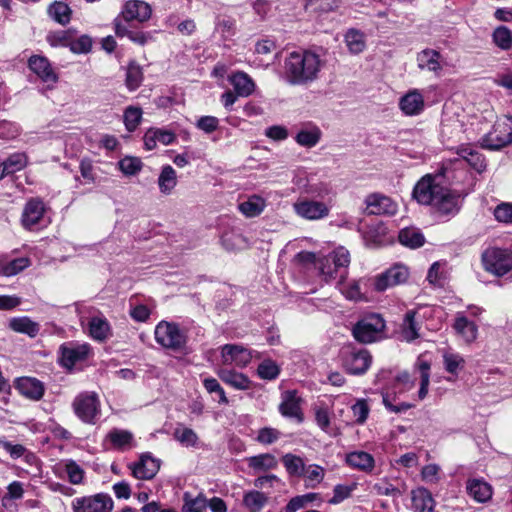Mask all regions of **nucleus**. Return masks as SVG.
Returning a JSON list of instances; mask_svg holds the SVG:
<instances>
[{"label":"nucleus","instance_id":"1","mask_svg":"<svg viewBox=\"0 0 512 512\" xmlns=\"http://www.w3.org/2000/svg\"><path fill=\"white\" fill-rule=\"evenodd\" d=\"M447 168L441 173L426 174L415 185L413 196L423 205L433 206L441 214L454 213L458 209V196L445 185Z\"/></svg>","mask_w":512,"mask_h":512},{"label":"nucleus","instance_id":"2","mask_svg":"<svg viewBox=\"0 0 512 512\" xmlns=\"http://www.w3.org/2000/svg\"><path fill=\"white\" fill-rule=\"evenodd\" d=\"M324 62L310 50L291 52L285 60V71L291 84L302 85L317 79Z\"/></svg>","mask_w":512,"mask_h":512},{"label":"nucleus","instance_id":"3","mask_svg":"<svg viewBox=\"0 0 512 512\" xmlns=\"http://www.w3.org/2000/svg\"><path fill=\"white\" fill-rule=\"evenodd\" d=\"M484 270L495 276H503L512 270V251L499 247H488L481 255Z\"/></svg>","mask_w":512,"mask_h":512},{"label":"nucleus","instance_id":"4","mask_svg":"<svg viewBox=\"0 0 512 512\" xmlns=\"http://www.w3.org/2000/svg\"><path fill=\"white\" fill-rule=\"evenodd\" d=\"M512 143V117L499 118L492 130L481 139L483 148L498 150Z\"/></svg>","mask_w":512,"mask_h":512},{"label":"nucleus","instance_id":"5","mask_svg":"<svg viewBox=\"0 0 512 512\" xmlns=\"http://www.w3.org/2000/svg\"><path fill=\"white\" fill-rule=\"evenodd\" d=\"M154 337L161 347L173 351L181 350L186 344V335L173 322H159L155 327Z\"/></svg>","mask_w":512,"mask_h":512},{"label":"nucleus","instance_id":"6","mask_svg":"<svg viewBox=\"0 0 512 512\" xmlns=\"http://www.w3.org/2000/svg\"><path fill=\"white\" fill-rule=\"evenodd\" d=\"M384 328V319L378 314H370L359 320L353 327L352 332L357 341L372 343L381 338Z\"/></svg>","mask_w":512,"mask_h":512},{"label":"nucleus","instance_id":"7","mask_svg":"<svg viewBox=\"0 0 512 512\" xmlns=\"http://www.w3.org/2000/svg\"><path fill=\"white\" fill-rule=\"evenodd\" d=\"M72 407L77 417L87 424H95L100 415V400L95 392H83L75 397Z\"/></svg>","mask_w":512,"mask_h":512},{"label":"nucleus","instance_id":"8","mask_svg":"<svg viewBox=\"0 0 512 512\" xmlns=\"http://www.w3.org/2000/svg\"><path fill=\"white\" fill-rule=\"evenodd\" d=\"M293 210L300 218L318 221L329 216L331 205L330 202L301 198L293 203Z\"/></svg>","mask_w":512,"mask_h":512},{"label":"nucleus","instance_id":"9","mask_svg":"<svg viewBox=\"0 0 512 512\" xmlns=\"http://www.w3.org/2000/svg\"><path fill=\"white\" fill-rule=\"evenodd\" d=\"M113 506L112 498L104 493L78 497L71 502L73 512H112Z\"/></svg>","mask_w":512,"mask_h":512},{"label":"nucleus","instance_id":"10","mask_svg":"<svg viewBox=\"0 0 512 512\" xmlns=\"http://www.w3.org/2000/svg\"><path fill=\"white\" fill-rule=\"evenodd\" d=\"M372 364V356L366 349H350L343 355V367L352 375L366 373Z\"/></svg>","mask_w":512,"mask_h":512},{"label":"nucleus","instance_id":"11","mask_svg":"<svg viewBox=\"0 0 512 512\" xmlns=\"http://www.w3.org/2000/svg\"><path fill=\"white\" fill-rule=\"evenodd\" d=\"M366 210L373 215H394L398 210V205L390 197L373 193L365 199Z\"/></svg>","mask_w":512,"mask_h":512},{"label":"nucleus","instance_id":"12","mask_svg":"<svg viewBox=\"0 0 512 512\" xmlns=\"http://www.w3.org/2000/svg\"><path fill=\"white\" fill-rule=\"evenodd\" d=\"M221 358L224 365L247 366L252 359V352L243 346L226 344L221 348Z\"/></svg>","mask_w":512,"mask_h":512},{"label":"nucleus","instance_id":"13","mask_svg":"<svg viewBox=\"0 0 512 512\" xmlns=\"http://www.w3.org/2000/svg\"><path fill=\"white\" fill-rule=\"evenodd\" d=\"M132 475L139 480H150L160 469V460L149 454L141 455L140 459L129 465Z\"/></svg>","mask_w":512,"mask_h":512},{"label":"nucleus","instance_id":"14","mask_svg":"<svg viewBox=\"0 0 512 512\" xmlns=\"http://www.w3.org/2000/svg\"><path fill=\"white\" fill-rule=\"evenodd\" d=\"M279 412L282 416L295 419L298 423L303 421L301 398L297 395L295 390H288L282 393Z\"/></svg>","mask_w":512,"mask_h":512},{"label":"nucleus","instance_id":"15","mask_svg":"<svg viewBox=\"0 0 512 512\" xmlns=\"http://www.w3.org/2000/svg\"><path fill=\"white\" fill-rule=\"evenodd\" d=\"M417 66L422 71L439 76L444 67V60L437 50L427 48L417 54Z\"/></svg>","mask_w":512,"mask_h":512},{"label":"nucleus","instance_id":"16","mask_svg":"<svg viewBox=\"0 0 512 512\" xmlns=\"http://www.w3.org/2000/svg\"><path fill=\"white\" fill-rule=\"evenodd\" d=\"M424 96L418 89H411L399 99V108L406 116H416L423 112Z\"/></svg>","mask_w":512,"mask_h":512},{"label":"nucleus","instance_id":"17","mask_svg":"<svg viewBox=\"0 0 512 512\" xmlns=\"http://www.w3.org/2000/svg\"><path fill=\"white\" fill-rule=\"evenodd\" d=\"M90 353L88 344L69 343L61 347V363L67 368L73 367L78 362L87 358Z\"/></svg>","mask_w":512,"mask_h":512},{"label":"nucleus","instance_id":"18","mask_svg":"<svg viewBox=\"0 0 512 512\" xmlns=\"http://www.w3.org/2000/svg\"><path fill=\"white\" fill-rule=\"evenodd\" d=\"M152 10L150 6L141 0L128 1L123 10L122 17L125 21L145 22L151 17Z\"/></svg>","mask_w":512,"mask_h":512},{"label":"nucleus","instance_id":"19","mask_svg":"<svg viewBox=\"0 0 512 512\" xmlns=\"http://www.w3.org/2000/svg\"><path fill=\"white\" fill-rule=\"evenodd\" d=\"M15 388L21 395L33 401H39L45 392L43 383L32 377L19 378L16 381Z\"/></svg>","mask_w":512,"mask_h":512},{"label":"nucleus","instance_id":"20","mask_svg":"<svg viewBox=\"0 0 512 512\" xmlns=\"http://www.w3.org/2000/svg\"><path fill=\"white\" fill-rule=\"evenodd\" d=\"M453 329L467 344H471L477 339V325L473 321H470L463 313H457L453 323Z\"/></svg>","mask_w":512,"mask_h":512},{"label":"nucleus","instance_id":"21","mask_svg":"<svg viewBox=\"0 0 512 512\" xmlns=\"http://www.w3.org/2000/svg\"><path fill=\"white\" fill-rule=\"evenodd\" d=\"M29 68L45 83L55 84L58 80L47 58L32 56L29 59Z\"/></svg>","mask_w":512,"mask_h":512},{"label":"nucleus","instance_id":"22","mask_svg":"<svg viewBox=\"0 0 512 512\" xmlns=\"http://www.w3.org/2000/svg\"><path fill=\"white\" fill-rule=\"evenodd\" d=\"M321 137L322 131L318 126L307 124L298 130L294 139L299 146L310 149L320 142Z\"/></svg>","mask_w":512,"mask_h":512},{"label":"nucleus","instance_id":"23","mask_svg":"<svg viewBox=\"0 0 512 512\" xmlns=\"http://www.w3.org/2000/svg\"><path fill=\"white\" fill-rule=\"evenodd\" d=\"M45 208L41 200H29L22 213V224L25 228L30 229L42 219Z\"/></svg>","mask_w":512,"mask_h":512},{"label":"nucleus","instance_id":"24","mask_svg":"<svg viewBox=\"0 0 512 512\" xmlns=\"http://www.w3.org/2000/svg\"><path fill=\"white\" fill-rule=\"evenodd\" d=\"M411 499L414 512H434L435 501L426 488L419 487L412 490Z\"/></svg>","mask_w":512,"mask_h":512},{"label":"nucleus","instance_id":"25","mask_svg":"<svg viewBox=\"0 0 512 512\" xmlns=\"http://www.w3.org/2000/svg\"><path fill=\"white\" fill-rule=\"evenodd\" d=\"M30 264V259L27 257L10 259L6 255H0V275L6 277L14 276L29 267Z\"/></svg>","mask_w":512,"mask_h":512},{"label":"nucleus","instance_id":"26","mask_svg":"<svg viewBox=\"0 0 512 512\" xmlns=\"http://www.w3.org/2000/svg\"><path fill=\"white\" fill-rule=\"evenodd\" d=\"M466 489L468 494L480 503L486 502L492 497V487L484 480L469 479Z\"/></svg>","mask_w":512,"mask_h":512},{"label":"nucleus","instance_id":"27","mask_svg":"<svg viewBox=\"0 0 512 512\" xmlns=\"http://www.w3.org/2000/svg\"><path fill=\"white\" fill-rule=\"evenodd\" d=\"M314 417L317 426L331 436L339 434L338 429H331V410L325 403L315 404L313 406Z\"/></svg>","mask_w":512,"mask_h":512},{"label":"nucleus","instance_id":"28","mask_svg":"<svg viewBox=\"0 0 512 512\" xmlns=\"http://www.w3.org/2000/svg\"><path fill=\"white\" fill-rule=\"evenodd\" d=\"M219 378L226 384L238 390H247L251 387L249 378L239 372L230 369H220L218 371Z\"/></svg>","mask_w":512,"mask_h":512},{"label":"nucleus","instance_id":"29","mask_svg":"<svg viewBox=\"0 0 512 512\" xmlns=\"http://www.w3.org/2000/svg\"><path fill=\"white\" fill-rule=\"evenodd\" d=\"M236 94L240 97H248L255 90L254 81L244 72L234 73L229 77Z\"/></svg>","mask_w":512,"mask_h":512},{"label":"nucleus","instance_id":"30","mask_svg":"<svg viewBox=\"0 0 512 512\" xmlns=\"http://www.w3.org/2000/svg\"><path fill=\"white\" fill-rule=\"evenodd\" d=\"M266 207V200L258 195H252L238 205L239 211L247 218L259 216Z\"/></svg>","mask_w":512,"mask_h":512},{"label":"nucleus","instance_id":"31","mask_svg":"<svg viewBox=\"0 0 512 512\" xmlns=\"http://www.w3.org/2000/svg\"><path fill=\"white\" fill-rule=\"evenodd\" d=\"M417 310L406 312L401 326V337L406 342H411L419 337V325L416 320Z\"/></svg>","mask_w":512,"mask_h":512},{"label":"nucleus","instance_id":"32","mask_svg":"<svg viewBox=\"0 0 512 512\" xmlns=\"http://www.w3.org/2000/svg\"><path fill=\"white\" fill-rule=\"evenodd\" d=\"M157 183L159 190L162 194L170 195L178 183L177 173L175 169L171 165L163 166L159 174Z\"/></svg>","mask_w":512,"mask_h":512},{"label":"nucleus","instance_id":"33","mask_svg":"<svg viewBox=\"0 0 512 512\" xmlns=\"http://www.w3.org/2000/svg\"><path fill=\"white\" fill-rule=\"evenodd\" d=\"M9 327L17 332L26 334L31 338H34L38 335L40 331V326L37 322L32 321L29 317H15L10 319Z\"/></svg>","mask_w":512,"mask_h":512},{"label":"nucleus","instance_id":"34","mask_svg":"<svg viewBox=\"0 0 512 512\" xmlns=\"http://www.w3.org/2000/svg\"><path fill=\"white\" fill-rule=\"evenodd\" d=\"M456 153L462 160L466 161L476 171L482 172L485 170V160L478 151L472 149L469 146H460L457 148Z\"/></svg>","mask_w":512,"mask_h":512},{"label":"nucleus","instance_id":"35","mask_svg":"<svg viewBox=\"0 0 512 512\" xmlns=\"http://www.w3.org/2000/svg\"><path fill=\"white\" fill-rule=\"evenodd\" d=\"M464 132L463 123L455 117H449L442 120L441 135L447 140H461Z\"/></svg>","mask_w":512,"mask_h":512},{"label":"nucleus","instance_id":"36","mask_svg":"<svg viewBox=\"0 0 512 512\" xmlns=\"http://www.w3.org/2000/svg\"><path fill=\"white\" fill-rule=\"evenodd\" d=\"M248 466L255 472H265L275 469L278 466V461L274 455L270 453L259 454L249 457L247 459Z\"/></svg>","mask_w":512,"mask_h":512},{"label":"nucleus","instance_id":"37","mask_svg":"<svg viewBox=\"0 0 512 512\" xmlns=\"http://www.w3.org/2000/svg\"><path fill=\"white\" fill-rule=\"evenodd\" d=\"M268 502V496L260 491L251 490L243 495V506L249 512H260Z\"/></svg>","mask_w":512,"mask_h":512},{"label":"nucleus","instance_id":"38","mask_svg":"<svg viewBox=\"0 0 512 512\" xmlns=\"http://www.w3.org/2000/svg\"><path fill=\"white\" fill-rule=\"evenodd\" d=\"M89 334L97 341L106 340L111 334L110 325L107 319L102 316L91 318L89 322Z\"/></svg>","mask_w":512,"mask_h":512},{"label":"nucleus","instance_id":"39","mask_svg":"<svg viewBox=\"0 0 512 512\" xmlns=\"http://www.w3.org/2000/svg\"><path fill=\"white\" fill-rule=\"evenodd\" d=\"M346 462L351 467L362 471H371L374 467V458L364 451L349 453L346 457Z\"/></svg>","mask_w":512,"mask_h":512},{"label":"nucleus","instance_id":"40","mask_svg":"<svg viewBox=\"0 0 512 512\" xmlns=\"http://www.w3.org/2000/svg\"><path fill=\"white\" fill-rule=\"evenodd\" d=\"M399 241L409 248H418L424 244L423 234L416 228H405L399 232Z\"/></svg>","mask_w":512,"mask_h":512},{"label":"nucleus","instance_id":"41","mask_svg":"<svg viewBox=\"0 0 512 512\" xmlns=\"http://www.w3.org/2000/svg\"><path fill=\"white\" fill-rule=\"evenodd\" d=\"M345 43L351 53L359 54L366 47L364 34L356 29H349L345 34Z\"/></svg>","mask_w":512,"mask_h":512},{"label":"nucleus","instance_id":"42","mask_svg":"<svg viewBox=\"0 0 512 512\" xmlns=\"http://www.w3.org/2000/svg\"><path fill=\"white\" fill-rule=\"evenodd\" d=\"M305 478V486L316 488L324 479L325 469L317 464L305 466L302 474Z\"/></svg>","mask_w":512,"mask_h":512},{"label":"nucleus","instance_id":"43","mask_svg":"<svg viewBox=\"0 0 512 512\" xmlns=\"http://www.w3.org/2000/svg\"><path fill=\"white\" fill-rule=\"evenodd\" d=\"M173 437L181 445L185 447H194L198 443V435L196 432L183 425H178L173 432Z\"/></svg>","mask_w":512,"mask_h":512},{"label":"nucleus","instance_id":"44","mask_svg":"<svg viewBox=\"0 0 512 512\" xmlns=\"http://www.w3.org/2000/svg\"><path fill=\"white\" fill-rule=\"evenodd\" d=\"M416 369L420 372L421 383L419 389V398L422 400L428 393V386L430 383V362L426 361L422 356L417 359L415 364Z\"/></svg>","mask_w":512,"mask_h":512},{"label":"nucleus","instance_id":"45","mask_svg":"<svg viewBox=\"0 0 512 512\" xmlns=\"http://www.w3.org/2000/svg\"><path fill=\"white\" fill-rule=\"evenodd\" d=\"M107 438L113 446L118 449H128L132 445L133 435L127 430L114 429L110 431Z\"/></svg>","mask_w":512,"mask_h":512},{"label":"nucleus","instance_id":"46","mask_svg":"<svg viewBox=\"0 0 512 512\" xmlns=\"http://www.w3.org/2000/svg\"><path fill=\"white\" fill-rule=\"evenodd\" d=\"M336 271H341L340 279H344L346 276V269L350 263V254L348 250L343 247L337 248L329 255Z\"/></svg>","mask_w":512,"mask_h":512},{"label":"nucleus","instance_id":"47","mask_svg":"<svg viewBox=\"0 0 512 512\" xmlns=\"http://www.w3.org/2000/svg\"><path fill=\"white\" fill-rule=\"evenodd\" d=\"M48 13L51 18L62 25L69 23L71 19V9L63 2L53 3L48 9Z\"/></svg>","mask_w":512,"mask_h":512},{"label":"nucleus","instance_id":"48","mask_svg":"<svg viewBox=\"0 0 512 512\" xmlns=\"http://www.w3.org/2000/svg\"><path fill=\"white\" fill-rule=\"evenodd\" d=\"M282 462L290 475L301 476L303 474L305 464L301 457L288 453L282 457Z\"/></svg>","mask_w":512,"mask_h":512},{"label":"nucleus","instance_id":"49","mask_svg":"<svg viewBox=\"0 0 512 512\" xmlns=\"http://www.w3.org/2000/svg\"><path fill=\"white\" fill-rule=\"evenodd\" d=\"M222 243L227 250L237 251L249 246L247 239L240 233H226L222 237Z\"/></svg>","mask_w":512,"mask_h":512},{"label":"nucleus","instance_id":"50","mask_svg":"<svg viewBox=\"0 0 512 512\" xmlns=\"http://www.w3.org/2000/svg\"><path fill=\"white\" fill-rule=\"evenodd\" d=\"M3 162L4 170L10 175L24 169L28 164V158L24 153H14Z\"/></svg>","mask_w":512,"mask_h":512},{"label":"nucleus","instance_id":"51","mask_svg":"<svg viewBox=\"0 0 512 512\" xmlns=\"http://www.w3.org/2000/svg\"><path fill=\"white\" fill-rule=\"evenodd\" d=\"M443 362L445 370L451 374H458L465 366V359L458 353H444Z\"/></svg>","mask_w":512,"mask_h":512},{"label":"nucleus","instance_id":"52","mask_svg":"<svg viewBox=\"0 0 512 512\" xmlns=\"http://www.w3.org/2000/svg\"><path fill=\"white\" fill-rule=\"evenodd\" d=\"M493 41L502 50L512 47V32L505 26L497 27L493 32Z\"/></svg>","mask_w":512,"mask_h":512},{"label":"nucleus","instance_id":"53","mask_svg":"<svg viewBox=\"0 0 512 512\" xmlns=\"http://www.w3.org/2000/svg\"><path fill=\"white\" fill-rule=\"evenodd\" d=\"M64 471L69 482L73 485H79L84 479V470L73 460L64 462Z\"/></svg>","mask_w":512,"mask_h":512},{"label":"nucleus","instance_id":"54","mask_svg":"<svg viewBox=\"0 0 512 512\" xmlns=\"http://www.w3.org/2000/svg\"><path fill=\"white\" fill-rule=\"evenodd\" d=\"M316 265L326 282H330L331 280L336 279L338 275H341V271L335 270V266L329 256L319 259L316 262Z\"/></svg>","mask_w":512,"mask_h":512},{"label":"nucleus","instance_id":"55","mask_svg":"<svg viewBox=\"0 0 512 512\" xmlns=\"http://www.w3.org/2000/svg\"><path fill=\"white\" fill-rule=\"evenodd\" d=\"M142 119V110L139 107L129 106L124 112V123L128 131H134Z\"/></svg>","mask_w":512,"mask_h":512},{"label":"nucleus","instance_id":"56","mask_svg":"<svg viewBox=\"0 0 512 512\" xmlns=\"http://www.w3.org/2000/svg\"><path fill=\"white\" fill-rule=\"evenodd\" d=\"M280 372L279 366L272 360L267 359L259 364L257 373L260 378L266 380L275 379Z\"/></svg>","mask_w":512,"mask_h":512},{"label":"nucleus","instance_id":"57","mask_svg":"<svg viewBox=\"0 0 512 512\" xmlns=\"http://www.w3.org/2000/svg\"><path fill=\"white\" fill-rule=\"evenodd\" d=\"M343 279H340L338 283L339 290L341 293L350 300H359L362 297V293L360 290V284L358 281H350L348 283H343Z\"/></svg>","mask_w":512,"mask_h":512},{"label":"nucleus","instance_id":"58","mask_svg":"<svg viewBox=\"0 0 512 512\" xmlns=\"http://www.w3.org/2000/svg\"><path fill=\"white\" fill-rule=\"evenodd\" d=\"M385 274L394 286L404 283L409 277L408 268L404 265H395L387 270Z\"/></svg>","mask_w":512,"mask_h":512},{"label":"nucleus","instance_id":"59","mask_svg":"<svg viewBox=\"0 0 512 512\" xmlns=\"http://www.w3.org/2000/svg\"><path fill=\"white\" fill-rule=\"evenodd\" d=\"M142 71L138 65L130 64L126 74V85L129 90L137 89L142 82Z\"/></svg>","mask_w":512,"mask_h":512},{"label":"nucleus","instance_id":"60","mask_svg":"<svg viewBox=\"0 0 512 512\" xmlns=\"http://www.w3.org/2000/svg\"><path fill=\"white\" fill-rule=\"evenodd\" d=\"M203 385L207 392L216 393L219 396L218 402L220 404L227 405L229 403L228 398L226 397L225 391L220 386L219 382L215 378H205L203 380Z\"/></svg>","mask_w":512,"mask_h":512},{"label":"nucleus","instance_id":"61","mask_svg":"<svg viewBox=\"0 0 512 512\" xmlns=\"http://www.w3.org/2000/svg\"><path fill=\"white\" fill-rule=\"evenodd\" d=\"M141 167V161L135 157H125L119 162V169L125 175H135L141 170Z\"/></svg>","mask_w":512,"mask_h":512},{"label":"nucleus","instance_id":"62","mask_svg":"<svg viewBox=\"0 0 512 512\" xmlns=\"http://www.w3.org/2000/svg\"><path fill=\"white\" fill-rule=\"evenodd\" d=\"M281 433L274 428L265 427L258 431L256 440L264 445H269L276 442L280 438Z\"/></svg>","mask_w":512,"mask_h":512},{"label":"nucleus","instance_id":"63","mask_svg":"<svg viewBox=\"0 0 512 512\" xmlns=\"http://www.w3.org/2000/svg\"><path fill=\"white\" fill-rule=\"evenodd\" d=\"M207 507V500L198 496L193 499H188L185 495V504L183 506V512H203Z\"/></svg>","mask_w":512,"mask_h":512},{"label":"nucleus","instance_id":"64","mask_svg":"<svg viewBox=\"0 0 512 512\" xmlns=\"http://www.w3.org/2000/svg\"><path fill=\"white\" fill-rule=\"evenodd\" d=\"M494 216L499 222L512 223V204H499L494 210Z\"/></svg>","mask_w":512,"mask_h":512}]
</instances>
